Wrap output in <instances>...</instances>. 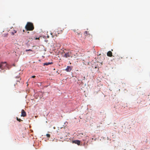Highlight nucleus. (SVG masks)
<instances>
[{
  "label": "nucleus",
  "mask_w": 150,
  "mask_h": 150,
  "mask_svg": "<svg viewBox=\"0 0 150 150\" xmlns=\"http://www.w3.org/2000/svg\"><path fill=\"white\" fill-rule=\"evenodd\" d=\"M25 28L27 31H32L34 29V27L33 23L30 22L27 23Z\"/></svg>",
  "instance_id": "obj_1"
},
{
  "label": "nucleus",
  "mask_w": 150,
  "mask_h": 150,
  "mask_svg": "<svg viewBox=\"0 0 150 150\" xmlns=\"http://www.w3.org/2000/svg\"><path fill=\"white\" fill-rule=\"evenodd\" d=\"M8 67L7 64L6 62H2L0 64V69H3Z\"/></svg>",
  "instance_id": "obj_2"
},
{
  "label": "nucleus",
  "mask_w": 150,
  "mask_h": 150,
  "mask_svg": "<svg viewBox=\"0 0 150 150\" xmlns=\"http://www.w3.org/2000/svg\"><path fill=\"white\" fill-rule=\"evenodd\" d=\"M70 53L71 52H69L65 53L64 56V57L66 58H67L70 57H73V55H71Z\"/></svg>",
  "instance_id": "obj_3"
},
{
  "label": "nucleus",
  "mask_w": 150,
  "mask_h": 150,
  "mask_svg": "<svg viewBox=\"0 0 150 150\" xmlns=\"http://www.w3.org/2000/svg\"><path fill=\"white\" fill-rule=\"evenodd\" d=\"M72 143L77 144L78 145H79L80 144L81 142L80 141L78 140H76L73 141Z\"/></svg>",
  "instance_id": "obj_4"
},
{
  "label": "nucleus",
  "mask_w": 150,
  "mask_h": 150,
  "mask_svg": "<svg viewBox=\"0 0 150 150\" xmlns=\"http://www.w3.org/2000/svg\"><path fill=\"white\" fill-rule=\"evenodd\" d=\"M21 116L22 117H25L26 115V112H25L24 110L23 109L22 110H21Z\"/></svg>",
  "instance_id": "obj_5"
},
{
  "label": "nucleus",
  "mask_w": 150,
  "mask_h": 150,
  "mask_svg": "<svg viewBox=\"0 0 150 150\" xmlns=\"http://www.w3.org/2000/svg\"><path fill=\"white\" fill-rule=\"evenodd\" d=\"M71 67L70 66H67V68L65 69V70L67 72H70L71 70Z\"/></svg>",
  "instance_id": "obj_6"
},
{
  "label": "nucleus",
  "mask_w": 150,
  "mask_h": 150,
  "mask_svg": "<svg viewBox=\"0 0 150 150\" xmlns=\"http://www.w3.org/2000/svg\"><path fill=\"white\" fill-rule=\"evenodd\" d=\"M77 37L81 40H82L84 39L83 37H82V34H79V35L77 36Z\"/></svg>",
  "instance_id": "obj_7"
},
{
  "label": "nucleus",
  "mask_w": 150,
  "mask_h": 150,
  "mask_svg": "<svg viewBox=\"0 0 150 150\" xmlns=\"http://www.w3.org/2000/svg\"><path fill=\"white\" fill-rule=\"evenodd\" d=\"M107 55L110 57L112 56V53L111 51H108L107 53Z\"/></svg>",
  "instance_id": "obj_8"
},
{
  "label": "nucleus",
  "mask_w": 150,
  "mask_h": 150,
  "mask_svg": "<svg viewBox=\"0 0 150 150\" xmlns=\"http://www.w3.org/2000/svg\"><path fill=\"white\" fill-rule=\"evenodd\" d=\"M84 35L85 36H87L88 35H91L92 37V35H91L90 34H89L88 31H85L84 33Z\"/></svg>",
  "instance_id": "obj_9"
},
{
  "label": "nucleus",
  "mask_w": 150,
  "mask_h": 150,
  "mask_svg": "<svg viewBox=\"0 0 150 150\" xmlns=\"http://www.w3.org/2000/svg\"><path fill=\"white\" fill-rule=\"evenodd\" d=\"M53 63L52 62H46L43 64V65H48L49 64H53Z\"/></svg>",
  "instance_id": "obj_10"
},
{
  "label": "nucleus",
  "mask_w": 150,
  "mask_h": 150,
  "mask_svg": "<svg viewBox=\"0 0 150 150\" xmlns=\"http://www.w3.org/2000/svg\"><path fill=\"white\" fill-rule=\"evenodd\" d=\"M132 56L131 55H129L128 56V57H127V58H129V60H131L132 59Z\"/></svg>",
  "instance_id": "obj_11"
},
{
  "label": "nucleus",
  "mask_w": 150,
  "mask_h": 150,
  "mask_svg": "<svg viewBox=\"0 0 150 150\" xmlns=\"http://www.w3.org/2000/svg\"><path fill=\"white\" fill-rule=\"evenodd\" d=\"M17 32V31L16 30H14L13 31L11 32V34L13 35L15 33H16Z\"/></svg>",
  "instance_id": "obj_12"
},
{
  "label": "nucleus",
  "mask_w": 150,
  "mask_h": 150,
  "mask_svg": "<svg viewBox=\"0 0 150 150\" xmlns=\"http://www.w3.org/2000/svg\"><path fill=\"white\" fill-rule=\"evenodd\" d=\"M17 120L20 122L22 121L20 119L18 118L17 117Z\"/></svg>",
  "instance_id": "obj_13"
},
{
  "label": "nucleus",
  "mask_w": 150,
  "mask_h": 150,
  "mask_svg": "<svg viewBox=\"0 0 150 150\" xmlns=\"http://www.w3.org/2000/svg\"><path fill=\"white\" fill-rule=\"evenodd\" d=\"M46 135L47 137L49 138L50 137V135L49 134H47Z\"/></svg>",
  "instance_id": "obj_14"
},
{
  "label": "nucleus",
  "mask_w": 150,
  "mask_h": 150,
  "mask_svg": "<svg viewBox=\"0 0 150 150\" xmlns=\"http://www.w3.org/2000/svg\"><path fill=\"white\" fill-rule=\"evenodd\" d=\"M76 35L77 36L79 35V34H81V33H80V32H76Z\"/></svg>",
  "instance_id": "obj_15"
},
{
  "label": "nucleus",
  "mask_w": 150,
  "mask_h": 150,
  "mask_svg": "<svg viewBox=\"0 0 150 150\" xmlns=\"http://www.w3.org/2000/svg\"><path fill=\"white\" fill-rule=\"evenodd\" d=\"M73 52L74 51H70L69 52H71V53H70L71 55H73Z\"/></svg>",
  "instance_id": "obj_16"
},
{
  "label": "nucleus",
  "mask_w": 150,
  "mask_h": 150,
  "mask_svg": "<svg viewBox=\"0 0 150 150\" xmlns=\"http://www.w3.org/2000/svg\"><path fill=\"white\" fill-rule=\"evenodd\" d=\"M28 51H32V50L30 49H29V50H26V52H27Z\"/></svg>",
  "instance_id": "obj_17"
},
{
  "label": "nucleus",
  "mask_w": 150,
  "mask_h": 150,
  "mask_svg": "<svg viewBox=\"0 0 150 150\" xmlns=\"http://www.w3.org/2000/svg\"><path fill=\"white\" fill-rule=\"evenodd\" d=\"M18 78L19 79H18V80H17V81H19L20 80H21V78H20L19 79V76L18 77Z\"/></svg>",
  "instance_id": "obj_18"
},
{
  "label": "nucleus",
  "mask_w": 150,
  "mask_h": 150,
  "mask_svg": "<svg viewBox=\"0 0 150 150\" xmlns=\"http://www.w3.org/2000/svg\"><path fill=\"white\" fill-rule=\"evenodd\" d=\"M35 76H32V77L33 78H35Z\"/></svg>",
  "instance_id": "obj_19"
},
{
  "label": "nucleus",
  "mask_w": 150,
  "mask_h": 150,
  "mask_svg": "<svg viewBox=\"0 0 150 150\" xmlns=\"http://www.w3.org/2000/svg\"><path fill=\"white\" fill-rule=\"evenodd\" d=\"M35 40H38V39H39V37L38 38H35Z\"/></svg>",
  "instance_id": "obj_20"
},
{
  "label": "nucleus",
  "mask_w": 150,
  "mask_h": 150,
  "mask_svg": "<svg viewBox=\"0 0 150 150\" xmlns=\"http://www.w3.org/2000/svg\"><path fill=\"white\" fill-rule=\"evenodd\" d=\"M23 32H24V31H25V30H23Z\"/></svg>",
  "instance_id": "obj_21"
},
{
  "label": "nucleus",
  "mask_w": 150,
  "mask_h": 150,
  "mask_svg": "<svg viewBox=\"0 0 150 150\" xmlns=\"http://www.w3.org/2000/svg\"><path fill=\"white\" fill-rule=\"evenodd\" d=\"M54 129H55V127H54Z\"/></svg>",
  "instance_id": "obj_22"
},
{
  "label": "nucleus",
  "mask_w": 150,
  "mask_h": 150,
  "mask_svg": "<svg viewBox=\"0 0 150 150\" xmlns=\"http://www.w3.org/2000/svg\"><path fill=\"white\" fill-rule=\"evenodd\" d=\"M54 35H53V36H52V37H54Z\"/></svg>",
  "instance_id": "obj_23"
},
{
  "label": "nucleus",
  "mask_w": 150,
  "mask_h": 150,
  "mask_svg": "<svg viewBox=\"0 0 150 150\" xmlns=\"http://www.w3.org/2000/svg\"><path fill=\"white\" fill-rule=\"evenodd\" d=\"M54 70H55V69H54Z\"/></svg>",
  "instance_id": "obj_24"
}]
</instances>
